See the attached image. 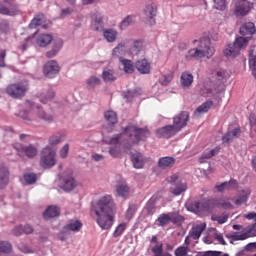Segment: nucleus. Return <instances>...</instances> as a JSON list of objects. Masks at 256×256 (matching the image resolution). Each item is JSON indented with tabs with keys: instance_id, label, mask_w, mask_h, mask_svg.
<instances>
[{
	"instance_id": "nucleus-1",
	"label": "nucleus",
	"mask_w": 256,
	"mask_h": 256,
	"mask_svg": "<svg viewBox=\"0 0 256 256\" xmlns=\"http://www.w3.org/2000/svg\"><path fill=\"white\" fill-rule=\"evenodd\" d=\"M149 135H151L149 129L129 125L124 128L122 133L114 135L106 143L108 145H123L125 149H131L133 145L145 141Z\"/></svg>"
},
{
	"instance_id": "nucleus-2",
	"label": "nucleus",
	"mask_w": 256,
	"mask_h": 256,
	"mask_svg": "<svg viewBox=\"0 0 256 256\" xmlns=\"http://www.w3.org/2000/svg\"><path fill=\"white\" fill-rule=\"evenodd\" d=\"M114 209L115 201H113V196L104 195L98 200L93 210L97 217L96 223L101 229L109 230L113 227Z\"/></svg>"
},
{
	"instance_id": "nucleus-3",
	"label": "nucleus",
	"mask_w": 256,
	"mask_h": 256,
	"mask_svg": "<svg viewBox=\"0 0 256 256\" xmlns=\"http://www.w3.org/2000/svg\"><path fill=\"white\" fill-rule=\"evenodd\" d=\"M26 107L29 108V110H24L19 113V117L23 119V121H26V123H29V121H35V119H41L42 121H47L48 123H51L53 121V116L47 112L44 111L41 106L36 105L35 103L31 101L26 102Z\"/></svg>"
},
{
	"instance_id": "nucleus-4",
	"label": "nucleus",
	"mask_w": 256,
	"mask_h": 256,
	"mask_svg": "<svg viewBox=\"0 0 256 256\" xmlns=\"http://www.w3.org/2000/svg\"><path fill=\"white\" fill-rule=\"evenodd\" d=\"M215 55V48L211 46V40L204 38L200 40V43L197 48H193L188 51L186 59H211Z\"/></svg>"
},
{
	"instance_id": "nucleus-5",
	"label": "nucleus",
	"mask_w": 256,
	"mask_h": 256,
	"mask_svg": "<svg viewBox=\"0 0 256 256\" xmlns=\"http://www.w3.org/2000/svg\"><path fill=\"white\" fill-rule=\"evenodd\" d=\"M216 207L222 209H233V204L231 202H225L222 199H212L206 202H194L192 204V209L196 213H213V209Z\"/></svg>"
},
{
	"instance_id": "nucleus-6",
	"label": "nucleus",
	"mask_w": 256,
	"mask_h": 256,
	"mask_svg": "<svg viewBox=\"0 0 256 256\" xmlns=\"http://www.w3.org/2000/svg\"><path fill=\"white\" fill-rule=\"evenodd\" d=\"M57 155V149L55 147L46 146L42 150V156L40 160V165L43 169H51V167H55L57 164V159L55 158Z\"/></svg>"
},
{
	"instance_id": "nucleus-7",
	"label": "nucleus",
	"mask_w": 256,
	"mask_h": 256,
	"mask_svg": "<svg viewBox=\"0 0 256 256\" xmlns=\"http://www.w3.org/2000/svg\"><path fill=\"white\" fill-rule=\"evenodd\" d=\"M249 43V38L238 37L233 44H229L224 50V55L226 57H237L241 49H245Z\"/></svg>"
},
{
	"instance_id": "nucleus-8",
	"label": "nucleus",
	"mask_w": 256,
	"mask_h": 256,
	"mask_svg": "<svg viewBox=\"0 0 256 256\" xmlns=\"http://www.w3.org/2000/svg\"><path fill=\"white\" fill-rule=\"evenodd\" d=\"M27 91H29V86L23 82L10 84L6 88V93L13 99H22L27 94Z\"/></svg>"
},
{
	"instance_id": "nucleus-9",
	"label": "nucleus",
	"mask_w": 256,
	"mask_h": 256,
	"mask_svg": "<svg viewBox=\"0 0 256 256\" xmlns=\"http://www.w3.org/2000/svg\"><path fill=\"white\" fill-rule=\"evenodd\" d=\"M21 10H19V5L13 3V0H2L0 1V14L1 15H9L13 17L15 15H19Z\"/></svg>"
},
{
	"instance_id": "nucleus-10",
	"label": "nucleus",
	"mask_w": 256,
	"mask_h": 256,
	"mask_svg": "<svg viewBox=\"0 0 256 256\" xmlns=\"http://www.w3.org/2000/svg\"><path fill=\"white\" fill-rule=\"evenodd\" d=\"M187 123H189V112L182 111L173 118L172 126H174L175 130L179 133V131L187 127Z\"/></svg>"
},
{
	"instance_id": "nucleus-11",
	"label": "nucleus",
	"mask_w": 256,
	"mask_h": 256,
	"mask_svg": "<svg viewBox=\"0 0 256 256\" xmlns=\"http://www.w3.org/2000/svg\"><path fill=\"white\" fill-rule=\"evenodd\" d=\"M251 11V3L247 0H238L235 4L234 13L237 17H245Z\"/></svg>"
},
{
	"instance_id": "nucleus-12",
	"label": "nucleus",
	"mask_w": 256,
	"mask_h": 256,
	"mask_svg": "<svg viewBox=\"0 0 256 256\" xmlns=\"http://www.w3.org/2000/svg\"><path fill=\"white\" fill-rule=\"evenodd\" d=\"M60 69L59 64H57L55 60H51L44 65L43 71L45 77H48V79H53V77L59 73Z\"/></svg>"
},
{
	"instance_id": "nucleus-13",
	"label": "nucleus",
	"mask_w": 256,
	"mask_h": 256,
	"mask_svg": "<svg viewBox=\"0 0 256 256\" xmlns=\"http://www.w3.org/2000/svg\"><path fill=\"white\" fill-rule=\"evenodd\" d=\"M177 130L173 125L164 126L156 131L157 137H161L163 139H171L174 135H177Z\"/></svg>"
},
{
	"instance_id": "nucleus-14",
	"label": "nucleus",
	"mask_w": 256,
	"mask_h": 256,
	"mask_svg": "<svg viewBox=\"0 0 256 256\" xmlns=\"http://www.w3.org/2000/svg\"><path fill=\"white\" fill-rule=\"evenodd\" d=\"M14 147L18 152V155H21V153H25V155L29 158L35 157L37 155V148L33 145L25 147L22 146L21 144H16Z\"/></svg>"
},
{
	"instance_id": "nucleus-15",
	"label": "nucleus",
	"mask_w": 256,
	"mask_h": 256,
	"mask_svg": "<svg viewBox=\"0 0 256 256\" xmlns=\"http://www.w3.org/2000/svg\"><path fill=\"white\" fill-rule=\"evenodd\" d=\"M127 43H129V40H124L120 42L112 52L113 57H117L118 59H123L127 55Z\"/></svg>"
},
{
	"instance_id": "nucleus-16",
	"label": "nucleus",
	"mask_w": 256,
	"mask_h": 256,
	"mask_svg": "<svg viewBox=\"0 0 256 256\" xmlns=\"http://www.w3.org/2000/svg\"><path fill=\"white\" fill-rule=\"evenodd\" d=\"M135 67L142 75H149L151 73V63L147 59L138 60Z\"/></svg>"
},
{
	"instance_id": "nucleus-17",
	"label": "nucleus",
	"mask_w": 256,
	"mask_h": 256,
	"mask_svg": "<svg viewBox=\"0 0 256 256\" xmlns=\"http://www.w3.org/2000/svg\"><path fill=\"white\" fill-rule=\"evenodd\" d=\"M205 229H207V224H205V223H200L198 225H195L190 230L189 237L194 239V241H197V239H199L201 237V235L203 234V231H205Z\"/></svg>"
},
{
	"instance_id": "nucleus-18",
	"label": "nucleus",
	"mask_w": 256,
	"mask_h": 256,
	"mask_svg": "<svg viewBox=\"0 0 256 256\" xmlns=\"http://www.w3.org/2000/svg\"><path fill=\"white\" fill-rule=\"evenodd\" d=\"M62 189L64 191H73L77 187V181H75V178L73 176H65L62 179Z\"/></svg>"
},
{
	"instance_id": "nucleus-19",
	"label": "nucleus",
	"mask_w": 256,
	"mask_h": 256,
	"mask_svg": "<svg viewBox=\"0 0 256 256\" xmlns=\"http://www.w3.org/2000/svg\"><path fill=\"white\" fill-rule=\"evenodd\" d=\"M53 41V36L51 34H40L36 38V44L38 47H47Z\"/></svg>"
},
{
	"instance_id": "nucleus-20",
	"label": "nucleus",
	"mask_w": 256,
	"mask_h": 256,
	"mask_svg": "<svg viewBox=\"0 0 256 256\" xmlns=\"http://www.w3.org/2000/svg\"><path fill=\"white\" fill-rule=\"evenodd\" d=\"M173 165H175V158L173 157H162L158 161V167H160V169H171Z\"/></svg>"
},
{
	"instance_id": "nucleus-21",
	"label": "nucleus",
	"mask_w": 256,
	"mask_h": 256,
	"mask_svg": "<svg viewBox=\"0 0 256 256\" xmlns=\"http://www.w3.org/2000/svg\"><path fill=\"white\" fill-rule=\"evenodd\" d=\"M117 35H119V33L115 29L108 28L103 30L104 39H106L108 43H115L117 41Z\"/></svg>"
},
{
	"instance_id": "nucleus-22",
	"label": "nucleus",
	"mask_w": 256,
	"mask_h": 256,
	"mask_svg": "<svg viewBox=\"0 0 256 256\" xmlns=\"http://www.w3.org/2000/svg\"><path fill=\"white\" fill-rule=\"evenodd\" d=\"M61 210L57 206H50L43 214L44 219H53V217H59Z\"/></svg>"
},
{
	"instance_id": "nucleus-23",
	"label": "nucleus",
	"mask_w": 256,
	"mask_h": 256,
	"mask_svg": "<svg viewBox=\"0 0 256 256\" xmlns=\"http://www.w3.org/2000/svg\"><path fill=\"white\" fill-rule=\"evenodd\" d=\"M256 28L253 22L245 23L240 28V35H255Z\"/></svg>"
},
{
	"instance_id": "nucleus-24",
	"label": "nucleus",
	"mask_w": 256,
	"mask_h": 256,
	"mask_svg": "<svg viewBox=\"0 0 256 256\" xmlns=\"http://www.w3.org/2000/svg\"><path fill=\"white\" fill-rule=\"evenodd\" d=\"M132 163L135 169H143V165H145V158H143V154L136 152L132 155Z\"/></svg>"
},
{
	"instance_id": "nucleus-25",
	"label": "nucleus",
	"mask_w": 256,
	"mask_h": 256,
	"mask_svg": "<svg viewBox=\"0 0 256 256\" xmlns=\"http://www.w3.org/2000/svg\"><path fill=\"white\" fill-rule=\"evenodd\" d=\"M221 151L220 147H215L214 149H206L199 158L200 163H203V159H211L215 155H219Z\"/></svg>"
},
{
	"instance_id": "nucleus-26",
	"label": "nucleus",
	"mask_w": 256,
	"mask_h": 256,
	"mask_svg": "<svg viewBox=\"0 0 256 256\" xmlns=\"http://www.w3.org/2000/svg\"><path fill=\"white\" fill-rule=\"evenodd\" d=\"M116 193L118 197H123L124 199H127V197H129V194L131 193V188L127 184H120L116 187Z\"/></svg>"
},
{
	"instance_id": "nucleus-27",
	"label": "nucleus",
	"mask_w": 256,
	"mask_h": 256,
	"mask_svg": "<svg viewBox=\"0 0 256 256\" xmlns=\"http://www.w3.org/2000/svg\"><path fill=\"white\" fill-rule=\"evenodd\" d=\"M61 47H63V40L59 39L56 42H54L52 50L46 53V57L48 59H52V57H55V55H57L59 51H61Z\"/></svg>"
},
{
	"instance_id": "nucleus-28",
	"label": "nucleus",
	"mask_w": 256,
	"mask_h": 256,
	"mask_svg": "<svg viewBox=\"0 0 256 256\" xmlns=\"http://www.w3.org/2000/svg\"><path fill=\"white\" fill-rule=\"evenodd\" d=\"M249 195H251V189L246 188L240 191V195L235 199V205H243L249 199Z\"/></svg>"
},
{
	"instance_id": "nucleus-29",
	"label": "nucleus",
	"mask_w": 256,
	"mask_h": 256,
	"mask_svg": "<svg viewBox=\"0 0 256 256\" xmlns=\"http://www.w3.org/2000/svg\"><path fill=\"white\" fill-rule=\"evenodd\" d=\"M7 183H9V170L2 166L0 167V189H3Z\"/></svg>"
},
{
	"instance_id": "nucleus-30",
	"label": "nucleus",
	"mask_w": 256,
	"mask_h": 256,
	"mask_svg": "<svg viewBox=\"0 0 256 256\" xmlns=\"http://www.w3.org/2000/svg\"><path fill=\"white\" fill-rule=\"evenodd\" d=\"M43 21H45V15L42 13L36 14L34 18L31 20L29 24V28L37 29V27H40V25H43Z\"/></svg>"
},
{
	"instance_id": "nucleus-31",
	"label": "nucleus",
	"mask_w": 256,
	"mask_h": 256,
	"mask_svg": "<svg viewBox=\"0 0 256 256\" xmlns=\"http://www.w3.org/2000/svg\"><path fill=\"white\" fill-rule=\"evenodd\" d=\"M54 98L55 92L52 89L48 90L47 92H43L39 95V101L44 105H46V103H49V101H53Z\"/></svg>"
},
{
	"instance_id": "nucleus-32",
	"label": "nucleus",
	"mask_w": 256,
	"mask_h": 256,
	"mask_svg": "<svg viewBox=\"0 0 256 256\" xmlns=\"http://www.w3.org/2000/svg\"><path fill=\"white\" fill-rule=\"evenodd\" d=\"M211 107H213V101L204 102L194 112L195 117H199V115H201L203 113H208L209 109H211Z\"/></svg>"
},
{
	"instance_id": "nucleus-33",
	"label": "nucleus",
	"mask_w": 256,
	"mask_h": 256,
	"mask_svg": "<svg viewBox=\"0 0 256 256\" xmlns=\"http://www.w3.org/2000/svg\"><path fill=\"white\" fill-rule=\"evenodd\" d=\"M83 227V223L79 220H72L68 224L64 226V229L66 231H81V228Z\"/></svg>"
},
{
	"instance_id": "nucleus-34",
	"label": "nucleus",
	"mask_w": 256,
	"mask_h": 256,
	"mask_svg": "<svg viewBox=\"0 0 256 256\" xmlns=\"http://www.w3.org/2000/svg\"><path fill=\"white\" fill-rule=\"evenodd\" d=\"M151 251L153 256H173L171 253L163 251V243L154 245Z\"/></svg>"
},
{
	"instance_id": "nucleus-35",
	"label": "nucleus",
	"mask_w": 256,
	"mask_h": 256,
	"mask_svg": "<svg viewBox=\"0 0 256 256\" xmlns=\"http://www.w3.org/2000/svg\"><path fill=\"white\" fill-rule=\"evenodd\" d=\"M102 79L105 81V83H113V81L117 80V76H115V71L108 69L103 71Z\"/></svg>"
},
{
	"instance_id": "nucleus-36",
	"label": "nucleus",
	"mask_w": 256,
	"mask_h": 256,
	"mask_svg": "<svg viewBox=\"0 0 256 256\" xmlns=\"http://www.w3.org/2000/svg\"><path fill=\"white\" fill-rule=\"evenodd\" d=\"M227 239H230V243H235V241H245V239H249V234L247 233H234V234H227Z\"/></svg>"
},
{
	"instance_id": "nucleus-37",
	"label": "nucleus",
	"mask_w": 256,
	"mask_h": 256,
	"mask_svg": "<svg viewBox=\"0 0 256 256\" xmlns=\"http://www.w3.org/2000/svg\"><path fill=\"white\" fill-rule=\"evenodd\" d=\"M144 13L146 17H148L149 19H153L154 17L157 16V5L153 3L148 4L144 9Z\"/></svg>"
},
{
	"instance_id": "nucleus-38",
	"label": "nucleus",
	"mask_w": 256,
	"mask_h": 256,
	"mask_svg": "<svg viewBox=\"0 0 256 256\" xmlns=\"http://www.w3.org/2000/svg\"><path fill=\"white\" fill-rule=\"evenodd\" d=\"M181 83L183 87H191L193 84V74L189 72H183L181 75Z\"/></svg>"
},
{
	"instance_id": "nucleus-39",
	"label": "nucleus",
	"mask_w": 256,
	"mask_h": 256,
	"mask_svg": "<svg viewBox=\"0 0 256 256\" xmlns=\"http://www.w3.org/2000/svg\"><path fill=\"white\" fill-rule=\"evenodd\" d=\"M185 191H187L186 183H178L175 188H170V193L175 196H179L181 193H185Z\"/></svg>"
},
{
	"instance_id": "nucleus-40",
	"label": "nucleus",
	"mask_w": 256,
	"mask_h": 256,
	"mask_svg": "<svg viewBox=\"0 0 256 256\" xmlns=\"http://www.w3.org/2000/svg\"><path fill=\"white\" fill-rule=\"evenodd\" d=\"M155 210H156V207H155V200L153 199H150L144 209H143V213H145V215H155Z\"/></svg>"
},
{
	"instance_id": "nucleus-41",
	"label": "nucleus",
	"mask_w": 256,
	"mask_h": 256,
	"mask_svg": "<svg viewBox=\"0 0 256 256\" xmlns=\"http://www.w3.org/2000/svg\"><path fill=\"white\" fill-rule=\"evenodd\" d=\"M239 135H241V129L236 128L223 136L222 141L223 143H229V141H231L233 137H239Z\"/></svg>"
},
{
	"instance_id": "nucleus-42",
	"label": "nucleus",
	"mask_w": 256,
	"mask_h": 256,
	"mask_svg": "<svg viewBox=\"0 0 256 256\" xmlns=\"http://www.w3.org/2000/svg\"><path fill=\"white\" fill-rule=\"evenodd\" d=\"M185 218L177 212H170V223L174 225H182Z\"/></svg>"
},
{
	"instance_id": "nucleus-43",
	"label": "nucleus",
	"mask_w": 256,
	"mask_h": 256,
	"mask_svg": "<svg viewBox=\"0 0 256 256\" xmlns=\"http://www.w3.org/2000/svg\"><path fill=\"white\" fill-rule=\"evenodd\" d=\"M63 141V134L61 133H56L49 138V145L48 147H55V145H59Z\"/></svg>"
},
{
	"instance_id": "nucleus-44",
	"label": "nucleus",
	"mask_w": 256,
	"mask_h": 256,
	"mask_svg": "<svg viewBox=\"0 0 256 256\" xmlns=\"http://www.w3.org/2000/svg\"><path fill=\"white\" fill-rule=\"evenodd\" d=\"M120 63H122L125 73H133L135 71V67L131 60L120 59Z\"/></svg>"
},
{
	"instance_id": "nucleus-45",
	"label": "nucleus",
	"mask_w": 256,
	"mask_h": 256,
	"mask_svg": "<svg viewBox=\"0 0 256 256\" xmlns=\"http://www.w3.org/2000/svg\"><path fill=\"white\" fill-rule=\"evenodd\" d=\"M160 227H165V225H169L171 223L170 213L161 214L157 219Z\"/></svg>"
},
{
	"instance_id": "nucleus-46",
	"label": "nucleus",
	"mask_w": 256,
	"mask_h": 256,
	"mask_svg": "<svg viewBox=\"0 0 256 256\" xmlns=\"http://www.w3.org/2000/svg\"><path fill=\"white\" fill-rule=\"evenodd\" d=\"M190 251H191V249L189 248V246H179L174 251V255L175 256H191L189 254Z\"/></svg>"
},
{
	"instance_id": "nucleus-47",
	"label": "nucleus",
	"mask_w": 256,
	"mask_h": 256,
	"mask_svg": "<svg viewBox=\"0 0 256 256\" xmlns=\"http://www.w3.org/2000/svg\"><path fill=\"white\" fill-rule=\"evenodd\" d=\"M104 117L106 121L110 123V125H115L117 123V113L114 111L105 112Z\"/></svg>"
},
{
	"instance_id": "nucleus-48",
	"label": "nucleus",
	"mask_w": 256,
	"mask_h": 256,
	"mask_svg": "<svg viewBox=\"0 0 256 256\" xmlns=\"http://www.w3.org/2000/svg\"><path fill=\"white\" fill-rule=\"evenodd\" d=\"M143 49V43L139 40L134 41L133 46L130 48L131 55H139V52Z\"/></svg>"
},
{
	"instance_id": "nucleus-49",
	"label": "nucleus",
	"mask_w": 256,
	"mask_h": 256,
	"mask_svg": "<svg viewBox=\"0 0 256 256\" xmlns=\"http://www.w3.org/2000/svg\"><path fill=\"white\" fill-rule=\"evenodd\" d=\"M256 65V46H252L249 50V67Z\"/></svg>"
},
{
	"instance_id": "nucleus-50",
	"label": "nucleus",
	"mask_w": 256,
	"mask_h": 256,
	"mask_svg": "<svg viewBox=\"0 0 256 256\" xmlns=\"http://www.w3.org/2000/svg\"><path fill=\"white\" fill-rule=\"evenodd\" d=\"M213 7L218 11H225L227 9V0H213Z\"/></svg>"
},
{
	"instance_id": "nucleus-51",
	"label": "nucleus",
	"mask_w": 256,
	"mask_h": 256,
	"mask_svg": "<svg viewBox=\"0 0 256 256\" xmlns=\"http://www.w3.org/2000/svg\"><path fill=\"white\" fill-rule=\"evenodd\" d=\"M127 229V223H121L119 224L116 229L114 230L113 237H121L123 235L124 231Z\"/></svg>"
},
{
	"instance_id": "nucleus-52",
	"label": "nucleus",
	"mask_w": 256,
	"mask_h": 256,
	"mask_svg": "<svg viewBox=\"0 0 256 256\" xmlns=\"http://www.w3.org/2000/svg\"><path fill=\"white\" fill-rule=\"evenodd\" d=\"M87 85L88 87H90V89H95V87H97V85H101V79L92 76L87 80Z\"/></svg>"
},
{
	"instance_id": "nucleus-53",
	"label": "nucleus",
	"mask_w": 256,
	"mask_h": 256,
	"mask_svg": "<svg viewBox=\"0 0 256 256\" xmlns=\"http://www.w3.org/2000/svg\"><path fill=\"white\" fill-rule=\"evenodd\" d=\"M224 184H226V191H231L233 189H237V187H239V182H237V180L235 179H230V181H226L224 182Z\"/></svg>"
},
{
	"instance_id": "nucleus-54",
	"label": "nucleus",
	"mask_w": 256,
	"mask_h": 256,
	"mask_svg": "<svg viewBox=\"0 0 256 256\" xmlns=\"http://www.w3.org/2000/svg\"><path fill=\"white\" fill-rule=\"evenodd\" d=\"M212 221H217L219 225H223V223H227V220L229 219V215L223 214L221 216H212Z\"/></svg>"
},
{
	"instance_id": "nucleus-55",
	"label": "nucleus",
	"mask_w": 256,
	"mask_h": 256,
	"mask_svg": "<svg viewBox=\"0 0 256 256\" xmlns=\"http://www.w3.org/2000/svg\"><path fill=\"white\" fill-rule=\"evenodd\" d=\"M24 181H26L27 185H33L37 181V175L33 173L25 174Z\"/></svg>"
},
{
	"instance_id": "nucleus-56",
	"label": "nucleus",
	"mask_w": 256,
	"mask_h": 256,
	"mask_svg": "<svg viewBox=\"0 0 256 256\" xmlns=\"http://www.w3.org/2000/svg\"><path fill=\"white\" fill-rule=\"evenodd\" d=\"M11 245L9 242H1L0 243V253H11Z\"/></svg>"
},
{
	"instance_id": "nucleus-57",
	"label": "nucleus",
	"mask_w": 256,
	"mask_h": 256,
	"mask_svg": "<svg viewBox=\"0 0 256 256\" xmlns=\"http://www.w3.org/2000/svg\"><path fill=\"white\" fill-rule=\"evenodd\" d=\"M129 25H133V17H132V16L126 17V18L121 22L120 28H121V29H125V28L129 27Z\"/></svg>"
},
{
	"instance_id": "nucleus-58",
	"label": "nucleus",
	"mask_w": 256,
	"mask_h": 256,
	"mask_svg": "<svg viewBox=\"0 0 256 256\" xmlns=\"http://www.w3.org/2000/svg\"><path fill=\"white\" fill-rule=\"evenodd\" d=\"M109 154L111 155V157H114V158L121 157V150L117 146L111 147L109 149Z\"/></svg>"
},
{
	"instance_id": "nucleus-59",
	"label": "nucleus",
	"mask_w": 256,
	"mask_h": 256,
	"mask_svg": "<svg viewBox=\"0 0 256 256\" xmlns=\"http://www.w3.org/2000/svg\"><path fill=\"white\" fill-rule=\"evenodd\" d=\"M69 155V144H65L60 150L61 159H67Z\"/></svg>"
},
{
	"instance_id": "nucleus-60",
	"label": "nucleus",
	"mask_w": 256,
	"mask_h": 256,
	"mask_svg": "<svg viewBox=\"0 0 256 256\" xmlns=\"http://www.w3.org/2000/svg\"><path fill=\"white\" fill-rule=\"evenodd\" d=\"M136 208L134 205L129 206V208L126 211V219L129 221L133 219V216L135 215Z\"/></svg>"
},
{
	"instance_id": "nucleus-61",
	"label": "nucleus",
	"mask_w": 256,
	"mask_h": 256,
	"mask_svg": "<svg viewBox=\"0 0 256 256\" xmlns=\"http://www.w3.org/2000/svg\"><path fill=\"white\" fill-rule=\"evenodd\" d=\"M159 83H160V85L167 86L171 83V77L164 75L160 78Z\"/></svg>"
},
{
	"instance_id": "nucleus-62",
	"label": "nucleus",
	"mask_w": 256,
	"mask_h": 256,
	"mask_svg": "<svg viewBox=\"0 0 256 256\" xmlns=\"http://www.w3.org/2000/svg\"><path fill=\"white\" fill-rule=\"evenodd\" d=\"M214 239H216V241H218L220 245H227L225 238H223V234H219V233L214 234Z\"/></svg>"
},
{
	"instance_id": "nucleus-63",
	"label": "nucleus",
	"mask_w": 256,
	"mask_h": 256,
	"mask_svg": "<svg viewBox=\"0 0 256 256\" xmlns=\"http://www.w3.org/2000/svg\"><path fill=\"white\" fill-rule=\"evenodd\" d=\"M5 57H7V51L0 50V67H5Z\"/></svg>"
},
{
	"instance_id": "nucleus-64",
	"label": "nucleus",
	"mask_w": 256,
	"mask_h": 256,
	"mask_svg": "<svg viewBox=\"0 0 256 256\" xmlns=\"http://www.w3.org/2000/svg\"><path fill=\"white\" fill-rule=\"evenodd\" d=\"M0 30L2 31V33H8L9 31V22L7 21H2L0 23Z\"/></svg>"
}]
</instances>
